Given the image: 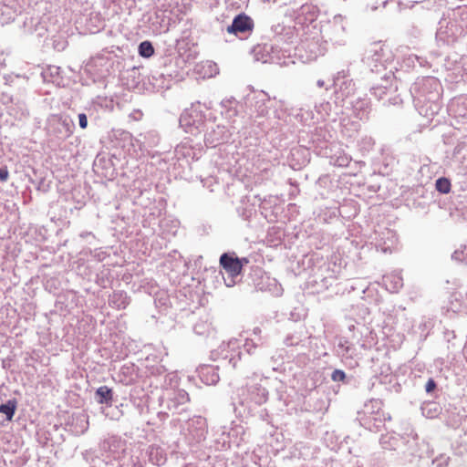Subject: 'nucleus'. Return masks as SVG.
<instances>
[{"mask_svg": "<svg viewBox=\"0 0 467 467\" xmlns=\"http://www.w3.org/2000/svg\"><path fill=\"white\" fill-rule=\"evenodd\" d=\"M261 328L256 327L253 329L252 335L255 338H246L242 344L241 340L232 338L227 343H223L220 347V355L223 359H227L234 368H238V362L242 359L241 348L249 356H254L257 361H266L267 356L271 353L270 346L267 341L260 337Z\"/></svg>", "mask_w": 467, "mask_h": 467, "instance_id": "f257e3e1", "label": "nucleus"}, {"mask_svg": "<svg viewBox=\"0 0 467 467\" xmlns=\"http://www.w3.org/2000/svg\"><path fill=\"white\" fill-rule=\"evenodd\" d=\"M441 85L434 77H422L411 85V94L414 106L418 112L430 119L441 110Z\"/></svg>", "mask_w": 467, "mask_h": 467, "instance_id": "f03ea898", "label": "nucleus"}, {"mask_svg": "<svg viewBox=\"0 0 467 467\" xmlns=\"http://www.w3.org/2000/svg\"><path fill=\"white\" fill-rule=\"evenodd\" d=\"M466 33L467 5L458 6L439 21L436 40L444 44H450Z\"/></svg>", "mask_w": 467, "mask_h": 467, "instance_id": "7ed1b4c3", "label": "nucleus"}, {"mask_svg": "<svg viewBox=\"0 0 467 467\" xmlns=\"http://www.w3.org/2000/svg\"><path fill=\"white\" fill-rule=\"evenodd\" d=\"M100 449L106 453L103 459H107L110 462H120L122 463L127 461L129 462L127 467H142L139 458L130 454L127 448V441L122 440L119 436L112 435L106 438L100 443Z\"/></svg>", "mask_w": 467, "mask_h": 467, "instance_id": "20e7f679", "label": "nucleus"}, {"mask_svg": "<svg viewBox=\"0 0 467 467\" xmlns=\"http://www.w3.org/2000/svg\"><path fill=\"white\" fill-rule=\"evenodd\" d=\"M357 420L366 430L372 432L379 431L387 420H390L382 410V401L380 400H371L364 404L361 411L358 412Z\"/></svg>", "mask_w": 467, "mask_h": 467, "instance_id": "39448f33", "label": "nucleus"}, {"mask_svg": "<svg viewBox=\"0 0 467 467\" xmlns=\"http://www.w3.org/2000/svg\"><path fill=\"white\" fill-rule=\"evenodd\" d=\"M254 57L262 63L276 64L281 67H287L295 64L288 50L283 49L276 44L257 45L253 49Z\"/></svg>", "mask_w": 467, "mask_h": 467, "instance_id": "423d86ee", "label": "nucleus"}, {"mask_svg": "<svg viewBox=\"0 0 467 467\" xmlns=\"http://www.w3.org/2000/svg\"><path fill=\"white\" fill-rule=\"evenodd\" d=\"M397 87L393 85V72L390 68L380 77L379 83L374 84L371 88V94L378 99L383 100V104L400 105L402 99L396 95Z\"/></svg>", "mask_w": 467, "mask_h": 467, "instance_id": "0eeeda50", "label": "nucleus"}, {"mask_svg": "<svg viewBox=\"0 0 467 467\" xmlns=\"http://www.w3.org/2000/svg\"><path fill=\"white\" fill-rule=\"evenodd\" d=\"M246 134L245 130H241L236 126V121L234 120L231 126L224 124L213 125L207 128V131L204 135V142L206 146L214 148L220 144L229 141L234 133Z\"/></svg>", "mask_w": 467, "mask_h": 467, "instance_id": "6e6552de", "label": "nucleus"}, {"mask_svg": "<svg viewBox=\"0 0 467 467\" xmlns=\"http://www.w3.org/2000/svg\"><path fill=\"white\" fill-rule=\"evenodd\" d=\"M74 128V122L69 117L57 114L49 116L46 125L47 136L57 141H63L70 137Z\"/></svg>", "mask_w": 467, "mask_h": 467, "instance_id": "1a4fd4ad", "label": "nucleus"}, {"mask_svg": "<svg viewBox=\"0 0 467 467\" xmlns=\"http://www.w3.org/2000/svg\"><path fill=\"white\" fill-rule=\"evenodd\" d=\"M322 37L326 43L333 46H343L347 43L346 23L342 16H335L322 28Z\"/></svg>", "mask_w": 467, "mask_h": 467, "instance_id": "9d476101", "label": "nucleus"}, {"mask_svg": "<svg viewBox=\"0 0 467 467\" xmlns=\"http://www.w3.org/2000/svg\"><path fill=\"white\" fill-rule=\"evenodd\" d=\"M368 53L367 60L372 73L384 74L389 71L387 67L392 62V54L388 47L374 44Z\"/></svg>", "mask_w": 467, "mask_h": 467, "instance_id": "9b49d317", "label": "nucleus"}, {"mask_svg": "<svg viewBox=\"0 0 467 467\" xmlns=\"http://www.w3.org/2000/svg\"><path fill=\"white\" fill-rule=\"evenodd\" d=\"M379 443L384 450L397 451L404 457L413 454L411 447L415 445L414 441L394 432L381 435Z\"/></svg>", "mask_w": 467, "mask_h": 467, "instance_id": "f8f14e48", "label": "nucleus"}, {"mask_svg": "<svg viewBox=\"0 0 467 467\" xmlns=\"http://www.w3.org/2000/svg\"><path fill=\"white\" fill-rule=\"evenodd\" d=\"M220 265L227 273V277H223L224 284L228 287H233L237 283V278L242 273L240 270L239 257L234 253H223L220 256Z\"/></svg>", "mask_w": 467, "mask_h": 467, "instance_id": "ddd939ff", "label": "nucleus"}, {"mask_svg": "<svg viewBox=\"0 0 467 467\" xmlns=\"http://www.w3.org/2000/svg\"><path fill=\"white\" fill-rule=\"evenodd\" d=\"M186 439L190 444H199L206 439L208 427L206 419L202 416H194L187 422Z\"/></svg>", "mask_w": 467, "mask_h": 467, "instance_id": "4468645a", "label": "nucleus"}, {"mask_svg": "<svg viewBox=\"0 0 467 467\" xmlns=\"http://www.w3.org/2000/svg\"><path fill=\"white\" fill-rule=\"evenodd\" d=\"M335 94L337 99L345 101L349 99L355 92V83L348 78V71L341 70L337 73L333 79Z\"/></svg>", "mask_w": 467, "mask_h": 467, "instance_id": "2eb2a0df", "label": "nucleus"}, {"mask_svg": "<svg viewBox=\"0 0 467 467\" xmlns=\"http://www.w3.org/2000/svg\"><path fill=\"white\" fill-rule=\"evenodd\" d=\"M114 65L113 57L109 54H99L90 58L86 67L89 72L94 71L98 78H104L112 72Z\"/></svg>", "mask_w": 467, "mask_h": 467, "instance_id": "dca6fc26", "label": "nucleus"}, {"mask_svg": "<svg viewBox=\"0 0 467 467\" xmlns=\"http://www.w3.org/2000/svg\"><path fill=\"white\" fill-rule=\"evenodd\" d=\"M204 115L202 111L192 109L185 110L180 117V126L184 129L186 132L194 134L201 130V127L204 125Z\"/></svg>", "mask_w": 467, "mask_h": 467, "instance_id": "f3484780", "label": "nucleus"}, {"mask_svg": "<svg viewBox=\"0 0 467 467\" xmlns=\"http://www.w3.org/2000/svg\"><path fill=\"white\" fill-rule=\"evenodd\" d=\"M190 397L184 389H173L168 394L167 409L172 413L182 414L186 411Z\"/></svg>", "mask_w": 467, "mask_h": 467, "instance_id": "a211bd4d", "label": "nucleus"}, {"mask_svg": "<svg viewBox=\"0 0 467 467\" xmlns=\"http://www.w3.org/2000/svg\"><path fill=\"white\" fill-rule=\"evenodd\" d=\"M253 28V19L244 13H241L234 18L232 24L227 26L226 30L229 34L241 36L242 35L250 34Z\"/></svg>", "mask_w": 467, "mask_h": 467, "instance_id": "6ab92c4d", "label": "nucleus"}, {"mask_svg": "<svg viewBox=\"0 0 467 467\" xmlns=\"http://www.w3.org/2000/svg\"><path fill=\"white\" fill-rule=\"evenodd\" d=\"M93 166L97 173L108 180H113L117 176L116 165L112 157L98 155Z\"/></svg>", "mask_w": 467, "mask_h": 467, "instance_id": "aec40b11", "label": "nucleus"}, {"mask_svg": "<svg viewBox=\"0 0 467 467\" xmlns=\"http://www.w3.org/2000/svg\"><path fill=\"white\" fill-rule=\"evenodd\" d=\"M319 261L318 265H314L312 268V275L315 277V283H322L323 286H329L332 285V280L335 278L334 272L330 273V265L323 260V258H319L317 256L316 258Z\"/></svg>", "mask_w": 467, "mask_h": 467, "instance_id": "412c9836", "label": "nucleus"}, {"mask_svg": "<svg viewBox=\"0 0 467 467\" xmlns=\"http://www.w3.org/2000/svg\"><path fill=\"white\" fill-rule=\"evenodd\" d=\"M201 151L200 147L196 148L191 140H185L176 146L174 155L178 160L197 161L201 157Z\"/></svg>", "mask_w": 467, "mask_h": 467, "instance_id": "4be33fe9", "label": "nucleus"}, {"mask_svg": "<svg viewBox=\"0 0 467 467\" xmlns=\"http://www.w3.org/2000/svg\"><path fill=\"white\" fill-rule=\"evenodd\" d=\"M396 233L390 229H384L380 233H376L375 242L377 249L382 252H390L397 244Z\"/></svg>", "mask_w": 467, "mask_h": 467, "instance_id": "5701e85b", "label": "nucleus"}, {"mask_svg": "<svg viewBox=\"0 0 467 467\" xmlns=\"http://www.w3.org/2000/svg\"><path fill=\"white\" fill-rule=\"evenodd\" d=\"M273 121L277 123L276 111L274 112V117L255 116L251 124L253 132L256 136L272 132L275 130V126H271Z\"/></svg>", "mask_w": 467, "mask_h": 467, "instance_id": "b1692460", "label": "nucleus"}, {"mask_svg": "<svg viewBox=\"0 0 467 467\" xmlns=\"http://www.w3.org/2000/svg\"><path fill=\"white\" fill-rule=\"evenodd\" d=\"M139 376V368L133 363L122 365L117 375L119 382L125 386L135 384Z\"/></svg>", "mask_w": 467, "mask_h": 467, "instance_id": "393cba45", "label": "nucleus"}, {"mask_svg": "<svg viewBox=\"0 0 467 467\" xmlns=\"http://www.w3.org/2000/svg\"><path fill=\"white\" fill-rule=\"evenodd\" d=\"M309 152L306 149L296 147L290 150L288 157L289 166L295 170L299 171L309 162Z\"/></svg>", "mask_w": 467, "mask_h": 467, "instance_id": "a878e982", "label": "nucleus"}, {"mask_svg": "<svg viewBox=\"0 0 467 467\" xmlns=\"http://www.w3.org/2000/svg\"><path fill=\"white\" fill-rule=\"evenodd\" d=\"M431 192H429L423 185H417L412 188L410 197L414 207L424 209L431 202Z\"/></svg>", "mask_w": 467, "mask_h": 467, "instance_id": "bb28decb", "label": "nucleus"}, {"mask_svg": "<svg viewBox=\"0 0 467 467\" xmlns=\"http://www.w3.org/2000/svg\"><path fill=\"white\" fill-rule=\"evenodd\" d=\"M237 106L238 102L234 98L223 99L221 102V114L223 118L227 120L229 126L232 125L234 120L237 122L234 119L238 114Z\"/></svg>", "mask_w": 467, "mask_h": 467, "instance_id": "cd10ccee", "label": "nucleus"}, {"mask_svg": "<svg viewBox=\"0 0 467 467\" xmlns=\"http://www.w3.org/2000/svg\"><path fill=\"white\" fill-rule=\"evenodd\" d=\"M352 107L353 113L356 118L360 120H366L368 119L370 113V102L366 98H358L355 100L349 101Z\"/></svg>", "mask_w": 467, "mask_h": 467, "instance_id": "c85d7f7f", "label": "nucleus"}, {"mask_svg": "<svg viewBox=\"0 0 467 467\" xmlns=\"http://www.w3.org/2000/svg\"><path fill=\"white\" fill-rule=\"evenodd\" d=\"M201 380L206 385H214L219 379L218 368L213 365H203L198 369Z\"/></svg>", "mask_w": 467, "mask_h": 467, "instance_id": "c756f323", "label": "nucleus"}, {"mask_svg": "<svg viewBox=\"0 0 467 467\" xmlns=\"http://www.w3.org/2000/svg\"><path fill=\"white\" fill-rule=\"evenodd\" d=\"M247 399L256 405H262L268 399V391L259 384H254L247 388Z\"/></svg>", "mask_w": 467, "mask_h": 467, "instance_id": "7c9ffc66", "label": "nucleus"}, {"mask_svg": "<svg viewBox=\"0 0 467 467\" xmlns=\"http://www.w3.org/2000/svg\"><path fill=\"white\" fill-rule=\"evenodd\" d=\"M149 462L154 465L161 466L167 461L165 450L159 445H150L146 451Z\"/></svg>", "mask_w": 467, "mask_h": 467, "instance_id": "2f4dec72", "label": "nucleus"}, {"mask_svg": "<svg viewBox=\"0 0 467 467\" xmlns=\"http://www.w3.org/2000/svg\"><path fill=\"white\" fill-rule=\"evenodd\" d=\"M25 30L29 34H36L37 36H45L47 32L46 23L38 18L29 17L24 21Z\"/></svg>", "mask_w": 467, "mask_h": 467, "instance_id": "473e14b6", "label": "nucleus"}, {"mask_svg": "<svg viewBox=\"0 0 467 467\" xmlns=\"http://www.w3.org/2000/svg\"><path fill=\"white\" fill-rule=\"evenodd\" d=\"M130 303V297L124 291H115L109 296V305L116 309H125Z\"/></svg>", "mask_w": 467, "mask_h": 467, "instance_id": "72a5a7b5", "label": "nucleus"}, {"mask_svg": "<svg viewBox=\"0 0 467 467\" xmlns=\"http://www.w3.org/2000/svg\"><path fill=\"white\" fill-rule=\"evenodd\" d=\"M151 78L153 80L152 84L157 88H169L173 75L164 67L161 71H156Z\"/></svg>", "mask_w": 467, "mask_h": 467, "instance_id": "f704fd0d", "label": "nucleus"}, {"mask_svg": "<svg viewBox=\"0 0 467 467\" xmlns=\"http://www.w3.org/2000/svg\"><path fill=\"white\" fill-rule=\"evenodd\" d=\"M96 401L106 407H111L113 403V390L106 385L99 387L94 394Z\"/></svg>", "mask_w": 467, "mask_h": 467, "instance_id": "c9c22d12", "label": "nucleus"}, {"mask_svg": "<svg viewBox=\"0 0 467 467\" xmlns=\"http://www.w3.org/2000/svg\"><path fill=\"white\" fill-rule=\"evenodd\" d=\"M387 289L391 293H397L403 286V278L400 273H392L383 277Z\"/></svg>", "mask_w": 467, "mask_h": 467, "instance_id": "e433bc0d", "label": "nucleus"}, {"mask_svg": "<svg viewBox=\"0 0 467 467\" xmlns=\"http://www.w3.org/2000/svg\"><path fill=\"white\" fill-rule=\"evenodd\" d=\"M462 64L464 67L467 64V57L465 55H460L456 52H451L444 58V64L446 69L452 70L458 67Z\"/></svg>", "mask_w": 467, "mask_h": 467, "instance_id": "4c0bfd02", "label": "nucleus"}, {"mask_svg": "<svg viewBox=\"0 0 467 467\" xmlns=\"http://www.w3.org/2000/svg\"><path fill=\"white\" fill-rule=\"evenodd\" d=\"M254 109L256 111V116H265L268 112V108L266 106V102L269 101L267 99V95L265 93H259L257 95H254Z\"/></svg>", "mask_w": 467, "mask_h": 467, "instance_id": "58836bf2", "label": "nucleus"}, {"mask_svg": "<svg viewBox=\"0 0 467 467\" xmlns=\"http://www.w3.org/2000/svg\"><path fill=\"white\" fill-rule=\"evenodd\" d=\"M40 75L44 82H56L60 75V67L57 66H48L47 68L42 69Z\"/></svg>", "mask_w": 467, "mask_h": 467, "instance_id": "ea45409f", "label": "nucleus"}, {"mask_svg": "<svg viewBox=\"0 0 467 467\" xmlns=\"http://www.w3.org/2000/svg\"><path fill=\"white\" fill-rule=\"evenodd\" d=\"M421 412L423 416L432 419L437 417L440 414L441 408L440 406L433 401L425 402L421 405Z\"/></svg>", "mask_w": 467, "mask_h": 467, "instance_id": "a19ab883", "label": "nucleus"}, {"mask_svg": "<svg viewBox=\"0 0 467 467\" xmlns=\"http://www.w3.org/2000/svg\"><path fill=\"white\" fill-rule=\"evenodd\" d=\"M16 399L9 400L0 405V413L5 414L7 420H11L16 413Z\"/></svg>", "mask_w": 467, "mask_h": 467, "instance_id": "79ce46f5", "label": "nucleus"}, {"mask_svg": "<svg viewBox=\"0 0 467 467\" xmlns=\"http://www.w3.org/2000/svg\"><path fill=\"white\" fill-rule=\"evenodd\" d=\"M129 462L125 461L124 463L120 462H110L107 459L96 457L92 459L90 467H127Z\"/></svg>", "mask_w": 467, "mask_h": 467, "instance_id": "37998d69", "label": "nucleus"}, {"mask_svg": "<svg viewBox=\"0 0 467 467\" xmlns=\"http://www.w3.org/2000/svg\"><path fill=\"white\" fill-rule=\"evenodd\" d=\"M446 308L448 312L458 314L462 312L464 305L457 294H452L450 297L448 305L446 306Z\"/></svg>", "mask_w": 467, "mask_h": 467, "instance_id": "c03bdc74", "label": "nucleus"}, {"mask_svg": "<svg viewBox=\"0 0 467 467\" xmlns=\"http://www.w3.org/2000/svg\"><path fill=\"white\" fill-rule=\"evenodd\" d=\"M410 2L420 5L426 9H440L447 4V0H410Z\"/></svg>", "mask_w": 467, "mask_h": 467, "instance_id": "a18cd8bd", "label": "nucleus"}, {"mask_svg": "<svg viewBox=\"0 0 467 467\" xmlns=\"http://www.w3.org/2000/svg\"><path fill=\"white\" fill-rule=\"evenodd\" d=\"M344 351H345V353H342L341 358L343 360H345L346 362L348 360H349V365L352 367L358 365V362L356 360V358L358 357V353H357L356 348H354L353 344H351L349 342L347 349H345Z\"/></svg>", "mask_w": 467, "mask_h": 467, "instance_id": "49530a36", "label": "nucleus"}, {"mask_svg": "<svg viewBox=\"0 0 467 467\" xmlns=\"http://www.w3.org/2000/svg\"><path fill=\"white\" fill-rule=\"evenodd\" d=\"M139 55L142 57L149 58L154 54V47L150 41H142L138 47Z\"/></svg>", "mask_w": 467, "mask_h": 467, "instance_id": "de8ad7c7", "label": "nucleus"}, {"mask_svg": "<svg viewBox=\"0 0 467 467\" xmlns=\"http://www.w3.org/2000/svg\"><path fill=\"white\" fill-rule=\"evenodd\" d=\"M451 187V181L448 178L441 177L436 180L435 188L439 192L442 194H447L450 192Z\"/></svg>", "mask_w": 467, "mask_h": 467, "instance_id": "09e8293b", "label": "nucleus"}, {"mask_svg": "<svg viewBox=\"0 0 467 467\" xmlns=\"http://www.w3.org/2000/svg\"><path fill=\"white\" fill-rule=\"evenodd\" d=\"M424 390L425 392L431 396V397H436L437 396V393H438V386H437V382L434 380L433 378H428L425 385H424Z\"/></svg>", "mask_w": 467, "mask_h": 467, "instance_id": "8fccbe9b", "label": "nucleus"}, {"mask_svg": "<svg viewBox=\"0 0 467 467\" xmlns=\"http://www.w3.org/2000/svg\"><path fill=\"white\" fill-rule=\"evenodd\" d=\"M254 212V209L252 206H246V205H241L237 207V213L244 220H250L253 213Z\"/></svg>", "mask_w": 467, "mask_h": 467, "instance_id": "3c124183", "label": "nucleus"}, {"mask_svg": "<svg viewBox=\"0 0 467 467\" xmlns=\"http://www.w3.org/2000/svg\"><path fill=\"white\" fill-rule=\"evenodd\" d=\"M350 161H351V157L345 153H342V154L333 158V163L335 166H337V167H347V166H348Z\"/></svg>", "mask_w": 467, "mask_h": 467, "instance_id": "603ef678", "label": "nucleus"}, {"mask_svg": "<svg viewBox=\"0 0 467 467\" xmlns=\"http://www.w3.org/2000/svg\"><path fill=\"white\" fill-rule=\"evenodd\" d=\"M431 327H432V322L431 319H422L419 325V329L420 331V337H423L424 338H426L430 330L431 329Z\"/></svg>", "mask_w": 467, "mask_h": 467, "instance_id": "864d4df0", "label": "nucleus"}, {"mask_svg": "<svg viewBox=\"0 0 467 467\" xmlns=\"http://www.w3.org/2000/svg\"><path fill=\"white\" fill-rule=\"evenodd\" d=\"M349 341L345 337H338L336 343V353L338 357H342V353H345V349H347Z\"/></svg>", "mask_w": 467, "mask_h": 467, "instance_id": "5fc2aeb1", "label": "nucleus"}, {"mask_svg": "<svg viewBox=\"0 0 467 467\" xmlns=\"http://www.w3.org/2000/svg\"><path fill=\"white\" fill-rule=\"evenodd\" d=\"M450 458L444 454H441L432 460V467H446Z\"/></svg>", "mask_w": 467, "mask_h": 467, "instance_id": "6e6d98bb", "label": "nucleus"}, {"mask_svg": "<svg viewBox=\"0 0 467 467\" xmlns=\"http://www.w3.org/2000/svg\"><path fill=\"white\" fill-rule=\"evenodd\" d=\"M317 43L315 41H309L304 44V47H307L311 51V55L309 56V59H315L317 56L322 55V52L318 49L317 51L314 50L317 47Z\"/></svg>", "mask_w": 467, "mask_h": 467, "instance_id": "4d7b16f0", "label": "nucleus"}, {"mask_svg": "<svg viewBox=\"0 0 467 467\" xmlns=\"http://www.w3.org/2000/svg\"><path fill=\"white\" fill-rule=\"evenodd\" d=\"M271 283L275 284L276 283L275 279L271 280L268 276H265V278H263L261 283H258L255 285V287L257 290H261V291L270 290V288L268 286L271 285Z\"/></svg>", "mask_w": 467, "mask_h": 467, "instance_id": "13d9d810", "label": "nucleus"}, {"mask_svg": "<svg viewBox=\"0 0 467 467\" xmlns=\"http://www.w3.org/2000/svg\"><path fill=\"white\" fill-rule=\"evenodd\" d=\"M360 147L363 150H369L374 145V140L371 137L365 136L360 140Z\"/></svg>", "mask_w": 467, "mask_h": 467, "instance_id": "bf43d9fd", "label": "nucleus"}, {"mask_svg": "<svg viewBox=\"0 0 467 467\" xmlns=\"http://www.w3.org/2000/svg\"><path fill=\"white\" fill-rule=\"evenodd\" d=\"M347 375L342 369H335L331 374V379L335 382L346 380Z\"/></svg>", "mask_w": 467, "mask_h": 467, "instance_id": "052dcab7", "label": "nucleus"}, {"mask_svg": "<svg viewBox=\"0 0 467 467\" xmlns=\"http://www.w3.org/2000/svg\"><path fill=\"white\" fill-rule=\"evenodd\" d=\"M36 189L43 192H47L50 189V182L46 178H40L36 183Z\"/></svg>", "mask_w": 467, "mask_h": 467, "instance_id": "680f3d73", "label": "nucleus"}, {"mask_svg": "<svg viewBox=\"0 0 467 467\" xmlns=\"http://www.w3.org/2000/svg\"><path fill=\"white\" fill-rule=\"evenodd\" d=\"M21 78H25L24 76H21V75H18V74H16V75H15V74H6V75H5L3 77V79L5 81V85L12 86L16 79Z\"/></svg>", "mask_w": 467, "mask_h": 467, "instance_id": "e2e57ef3", "label": "nucleus"}, {"mask_svg": "<svg viewBox=\"0 0 467 467\" xmlns=\"http://www.w3.org/2000/svg\"><path fill=\"white\" fill-rule=\"evenodd\" d=\"M286 346H297L301 342V338L295 335H288L284 340Z\"/></svg>", "mask_w": 467, "mask_h": 467, "instance_id": "0e129e2a", "label": "nucleus"}, {"mask_svg": "<svg viewBox=\"0 0 467 467\" xmlns=\"http://www.w3.org/2000/svg\"><path fill=\"white\" fill-rule=\"evenodd\" d=\"M467 255V248L464 247V250H456L454 251V253L451 254V258L455 261H460V262H462V261H465L466 258L464 257V255Z\"/></svg>", "mask_w": 467, "mask_h": 467, "instance_id": "69168bd1", "label": "nucleus"}, {"mask_svg": "<svg viewBox=\"0 0 467 467\" xmlns=\"http://www.w3.org/2000/svg\"><path fill=\"white\" fill-rule=\"evenodd\" d=\"M95 282L98 285L105 288L108 283L107 274L104 272L98 274Z\"/></svg>", "mask_w": 467, "mask_h": 467, "instance_id": "338daca9", "label": "nucleus"}, {"mask_svg": "<svg viewBox=\"0 0 467 467\" xmlns=\"http://www.w3.org/2000/svg\"><path fill=\"white\" fill-rule=\"evenodd\" d=\"M410 59H416L417 60V65L420 67H425L429 66L428 60L425 57H420V56H417V55H410Z\"/></svg>", "mask_w": 467, "mask_h": 467, "instance_id": "774afa93", "label": "nucleus"}]
</instances>
